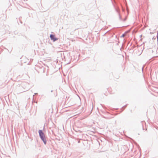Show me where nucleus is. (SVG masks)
Instances as JSON below:
<instances>
[{
    "mask_svg": "<svg viewBox=\"0 0 158 158\" xmlns=\"http://www.w3.org/2000/svg\"><path fill=\"white\" fill-rule=\"evenodd\" d=\"M157 41H158V40H157Z\"/></svg>",
    "mask_w": 158,
    "mask_h": 158,
    "instance_id": "ddd939ff",
    "label": "nucleus"
},
{
    "mask_svg": "<svg viewBox=\"0 0 158 158\" xmlns=\"http://www.w3.org/2000/svg\"><path fill=\"white\" fill-rule=\"evenodd\" d=\"M39 134L42 140L43 141L44 144H46V140L45 139V136L44 134L42 132V131L41 130H39Z\"/></svg>",
    "mask_w": 158,
    "mask_h": 158,
    "instance_id": "f257e3e1",
    "label": "nucleus"
},
{
    "mask_svg": "<svg viewBox=\"0 0 158 158\" xmlns=\"http://www.w3.org/2000/svg\"><path fill=\"white\" fill-rule=\"evenodd\" d=\"M127 106V104H126V105L123 106L122 107V109H123V110Z\"/></svg>",
    "mask_w": 158,
    "mask_h": 158,
    "instance_id": "423d86ee",
    "label": "nucleus"
},
{
    "mask_svg": "<svg viewBox=\"0 0 158 158\" xmlns=\"http://www.w3.org/2000/svg\"><path fill=\"white\" fill-rule=\"evenodd\" d=\"M84 109H85V108H84V107H82V109H81V110H80V111H81V112H80V114L81 113H82V112H83V113L84 112H85V110H84Z\"/></svg>",
    "mask_w": 158,
    "mask_h": 158,
    "instance_id": "20e7f679",
    "label": "nucleus"
},
{
    "mask_svg": "<svg viewBox=\"0 0 158 158\" xmlns=\"http://www.w3.org/2000/svg\"><path fill=\"white\" fill-rule=\"evenodd\" d=\"M50 37L51 40H56L55 38V36L54 35H50Z\"/></svg>",
    "mask_w": 158,
    "mask_h": 158,
    "instance_id": "7ed1b4c3",
    "label": "nucleus"
},
{
    "mask_svg": "<svg viewBox=\"0 0 158 158\" xmlns=\"http://www.w3.org/2000/svg\"><path fill=\"white\" fill-rule=\"evenodd\" d=\"M90 114L85 113L84 114H82L81 115V117H80V119H84L86 117H87Z\"/></svg>",
    "mask_w": 158,
    "mask_h": 158,
    "instance_id": "f03ea898",
    "label": "nucleus"
},
{
    "mask_svg": "<svg viewBox=\"0 0 158 158\" xmlns=\"http://www.w3.org/2000/svg\"><path fill=\"white\" fill-rule=\"evenodd\" d=\"M143 122H144H144H145L144 121H141V123H143Z\"/></svg>",
    "mask_w": 158,
    "mask_h": 158,
    "instance_id": "6e6552de",
    "label": "nucleus"
},
{
    "mask_svg": "<svg viewBox=\"0 0 158 158\" xmlns=\"http://www.w3.org/2000/svg\"><path fill=\"white\" fill-rule=\"evenodd\" d=\"M142 127H143V124H142Z\"/></svg>",
    "mask_w": 158,
    "mask_h": 158,
    "instance_id": "1a4fd4ad",
    "label": "nucleus"
},
{
    "mask_svg": "<svg viewBox=\"0 0 158 158\" xmlns=\"http://www.w3.org/2000/svg\"><path fill=\"white\" fill-rule=\"evenodd\" d=\"M79 99H80V100H81V98L80 97Z\"/></svg>",
    "mask_w": 158,
    "mask_h": 158,
    "instance_id": "9b49d317",
    "label": "nucleus"
},
{
    "mask_svg": "<svg viewBox=\"0 0 158 158\" xmlns=\"http://www.w3.org/2000/svg\"><path fill=\"white\" fill-rule=\"evenodd\" d=\"M88 40L89 41V42L91 44H90V45H92L93 44L92 43V41L93 40Z\"/></svg>",
    "mask_w": 158,
    "mask_h": 158,
    "instance_id": "39448f33",
    "label": "nucleus"
},
{
    "mask_svg": "<svg viewBox=\"0 0 158 158\" xmlns=\"http://www.w3.org/2000/svg\"><path fill=\"white\" fill-rule=\"evenodd\" d=\"M143 67L142 68V71H143Z\"/></svg>",
    "mask_w": 158,
    "mask_h": 158,
    "instance_id": "9d476101",
    "label": "nucleus"
},
{
    "mask_svg": "<svg viewBox=\"0 0 158 158\" xmlns=\"http://www.w3.org/2000/svg\"><path fill=\"white\" fill-rule=\"evenodd\" d=\"M100 105L102 106V104H100Z\"/></svg>",
    "mask_w": 158,
    "mask_h": 158,
    "instance_id": "f8f14e48",
    "label": "nucleus"
},
{
    "mask_svg": "<svg viewBox=\"0 0 158 158\" xmlns=\"http://www.w3.org/2000/svg\"><path fill=\"white\" fill-rule=\"evenodd\" d=\"M125 35V34H123L122 36H121L122 37H124Z\"/></svg>",
    "mask_w": 158,
    "mask_h": 158,
    "instance_id": "0eeeda50",
    "label": "nucleus"
}]
</instances>
